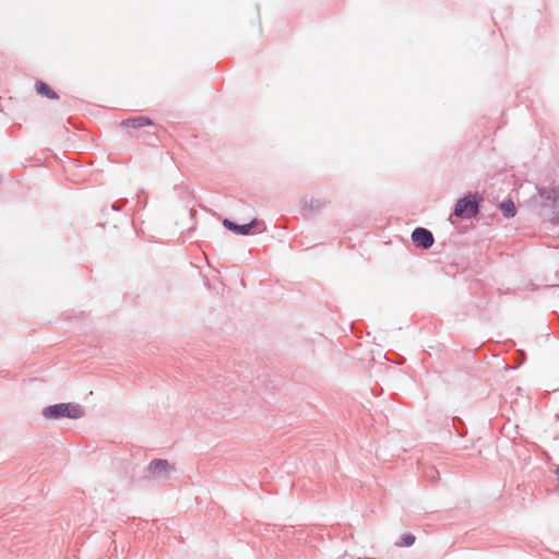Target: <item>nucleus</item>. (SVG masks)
<instances>
[{"label": "nucleus", "mask_w": 559, "mask_h": 559, "mask_svg": "<svg viewBox=\"0 0 559 559\" xmlns=\"http://www.w3.org/2000/svg\"><path fill=\"white\" fill-rule=\"evenodd\" d=\"M478 212L476 195H468L460 199L455 204L454 215L461 218H471Z\"/></svg>", "instance_id": "f03ea898"}, {"label": "nucleus", "mask_w": 559, "mask_h": 559, "mask_svg": "<svg viewBox=\"0 0 559 559\" xmlns=\"http://www.w3.org/2000/svg\"><path fill=\"white\" fill-rule=\"evenodd\" d=\"M121 124L123 127L138 129V128H142V127H145V126H151V124H153V122L147 117L139 116V117H133V118L126 119V120H123L121 122Z\"/></svg>", "instance_id": "39448f33"}, {"label": "nucleus", "mask_w": 559, "mask_h": 559, "mask_svg": "<svg viewBox=\"0 0 559 559\" xmlns=\"http://www.w3.org/2000/svg\"><path fill=\"white\" fill-rule=\"evenodd\" d=\"M83 415V408L74 403L56 404L43 409V416L47 419H59L61 417L78 419Z\"/></svg>", "instance_id": "f257e3e1"}, {"label": "nucleus", "mask_w": 559, "mask_h": 559, "mask_svg": "<svg viewBox=\"0 0 559 559\" xmlns=\"http://www.w3.org/2000/svg\"><path fill=\"white\" fill-rule=\"evenodd\" d=\"M36 91L39 95L46 96L50 99H57L58 95L56 92L45 82H37L36 83Z\"/></svg>", "instance_id": "0eeeda50"}, {"label": "nucleus", "mask_w": 559, "mask_h": 559, "mask_svg": "<svg viewBox=\"0 0 559 559\" xmlns=\"http://www.w3.org/2000/svg\"><path fill=\"white\" fill-rule=\"evenodd\" d=\"M148 469L152 474H167L171 466L166 460H154L150 463Z\"/></svg>", "instance_id": "423d86ee"}, {"label": "nucleus", "mask_w": 559, "mask_h": 559, "mask_svg": "<svg viewBox=\"0 0 559 559\" xmlns=\"http://www.w3.org/2000/svg\"><path fill=\"white\" fill-rule=\"evenodd\" d=\"M412 239L418 247L425 249H428L433 245V236L426 228H416L412 234Z\"/></svg>", "instance_id": "7ed1b4c3"}, {"label": "nucleus", "mask_w": 559, "mask_h": 559, "mask_svg": "<svg viewBox=\"0 0 559 559\" xmlns=\"http://www.w3.org/2000/svg\"><path fill=\"white\" fill-rule=\"evenodd\" d=\"M223 225L229 229V230H233L237 234H240V235H248L250 233V230L254 227H257L258 225H260V223L257 221V219H253L251 223L249 224H245V225H237L233 222H230L229 219H224L223 222Z\"/></svg>", "instance_id": "20e7f679"}, {"label": "nucleus", "mask_w": 559, "mask_h": 559, "mask_svg": "<svg viewBox=\"0 0 559 559\" xmlns=\"http://www.w3.org/2000/svg\"><path fill=\"white\" fill-rule=\"evenodd\" d=\"M405 546H411L415 542V536L407 534L402 537Z\"/></svg>", "instance_id": "1a4fd4ad"}, {"label": "nucleus", "mask_w": 559, "mask_h": 559, "mask_svg": "<svg viewBox=\"0 0 559 559\" xmlns=\"http://www.w3.org/2000/svg\"><path fill=\"white\" fill-rule=\"evenodd\" d=\"M500 209L506 217H513L516 213L514 203L510 200L502 202Z\"/></svg>", "instance_id": "6e6552de"}]
</instances>
